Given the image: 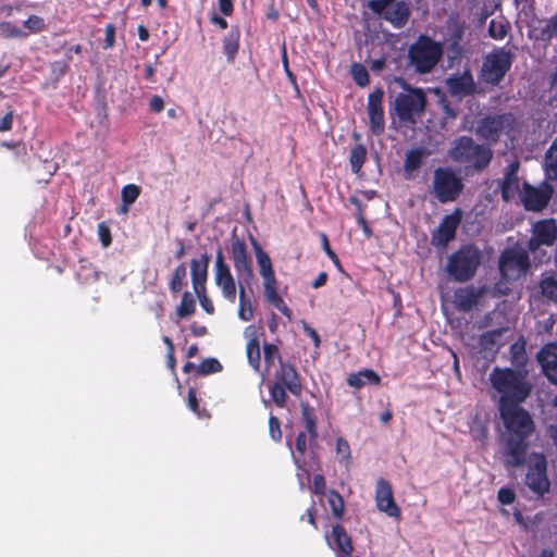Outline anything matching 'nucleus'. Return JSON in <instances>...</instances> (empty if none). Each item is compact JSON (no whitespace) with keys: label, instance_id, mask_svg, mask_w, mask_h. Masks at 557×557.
I'll return each mask as SVG.
<instances>
[{"label":"nucleus","instance_id":"obj_1","mask_svg":"<svg viewBox=\"0 0 557 557\" xmlns=\"http://www.w3.org/2000/svg\"><path fill=\"white\" fill-rule=\"evenodd\" d=\"M506 430L502 455L506 469L523 467L527 462L529 437L535 430L534 421L521 406L498 409Z\"/></svg>","mask_w":557,"mask_h":557},{"label":"nucleus","instance_id":"obj_2","mask_svg":"<svg viewBox=\"0 0 557 557\" xmlns=\"http://www.w3.org/2000/svg\"><path fill=\"white\" fill-rule=\"evenodd\" d=\"M488 380L492 388L498 394V409L521 406L533 391L528 369L495 367Z\"/></svg>","mask_w":557,"mask_h":557},{"label":"nucleus","instance_id":"obj_3","mask_svg":"<svg viewBox=\"0 0 557 557\" xmlns=\"http://www.w3.org/2000/svg\"><path fill=\"white\" fill-rule=\"evenodd\" d=\"M396 82L404 91L398 92L391 103L389 116L393 123L397 122L400 127H413L424 115L426 95L422 88L411 86L401 77Z\"/></svg>","mask_w":557,"mask_h":557},{"label":"nucleus","instance_id":"obj_4","mask_svg":"<svg viewBox=\"0 0 557 557\" xmlns=\"http://www.w3.org/2000/svg\"><path fill=\"white\" fill-rule=\"evenodd\" d=\"M448 157L456 163L466 164L476 173L483 172L493 159L491 148L476 144L470 136L455 138L448 150Z\"/></svg>","mask_w":557,"mask_h":557},{"label":"nucleus","instance_id":"obj_5","mask_svg":"<svg viewBox=\"0 0 557 557\" xmlns=\"http://www.w3.org/2000/svg\"><path fill=\"white\" fill-rule=\"evenodd\" d=\"M482 259V251L475 245H461L448 257L445 269L455 282L465 283L475 276Z\"/></svg>","mask_w":557,"mask_h":557},{"label":"nucleus","instance_id":"obj_6","mask_svg":"<svg viewBox=\"0 0 557 557\" xmlns=\"http://www.w3.org/2000/svg\"><path fill=\"white\" fill-rule=\"evenodd\" d=\"M444 53L443 45L425 34H421L408 49V61L418 74L431 73Z\"/></svg>","mask_w":557,"mask_h":557},{"label":"nucleus","instance_id":"obj_7","mask_svg":"<svg viewBox=\"0 0 557 557\" xmlns=\"http://www.w3.org/2000/svg\"><path fill=\"white\" fill-rule=\"evenodd\" d=\"M269 393L272 401L278 408H285L287 404V391L299 397L302 394L301 376L296 367L288 361H281L274 373V380L269 383Z\"/></svg>","mask_w":557,"mask_h":557},{"label":"nucleus","instance_id":"obj_8","mask_svg":"<svg viewBox=\"0 0 557 557\" xmlns=\"http://www.w3.org/2000/svg\"><path fill=\"white\" fill-rule=\"evenodd\" d=\"M463 189V178L453 168L438 166L434 170L430 194L440 203L456 201Z\"/></svg>","mask_w":557,"mask_h":557},{"label":"nucleus","instance_id":"obj_9","mask_svg":"<svg viewBox=\"0 0 557 557\" xmlns=\"http://www.w3.org/2000/svg\"><path fill=\"white\" fill-rule=\"evenodd\" d=\"M515 55L505 48L490 52L483 61L481 77L484 83L497 86L511 69Z\"/></svg>","mask_w":557,"mask_h":557},{"label":"nucleus","instance_id":"obj_10","mask_svg":"<svg viewBox=\"0 0 557 557\" xmlns=\"http://www.w3.org/2000/svg\"><path fill=\"white\" fill-rule=\"evenodd\" d=\"M525 485L537 497H543L550 491V481L547 475V459L545 455L533 453L528 465Z\"/></svg>","mask_w":557,"mask_h":557},{"label":"nucleus","instance_id":"obj_11","mask_svg":"<svg viewBox=\"0 0 557 557\" xmlns=\"http://www.w3.org/2000/svg\"><path fill=\"white\" fill-rule=\"evenodd\" d=\"M462 220V210L456 208L450 214L445 215L438 226L431 234V244L438 249H446L456 237L457 230Z\"/></svg>","mask_w":557,"mask_h":557},{"label":"nucleus","instance_id":"obj_12","mask_svg":"<svg viewBox=\"0 0 557 557\" xmlns=\"http://www.w3.org/2000/svg\"><path fill=\"white\" fill-rule=\"evenodd\" d=\"M553 195L554 187L547 182H543L537 187L524 183L521 200L527 211L541 212L548 206Z\"/></svg>","mask_w":557,"mask_h":557},{"label":"nucleus","instance_id":"obj_13","mask_svg":"<svg viewBox=\"0 0 557 557\" xmlns=\"http://www.w3.org/2000/svg\"><path fill=\"white\" fill-rule=\"evenodd\" d=\"M214 281L221 288L222 295L230 302H235L236 299V283L231 273L228 264L221 248L218 249L214 261Z\"/></svg>","mask_w":557,"mask_h":557},{"label":"nucleus","instance_id":"obj_14","mask_svg":"<svg viewBox=\"0 0 557 557\" xmlns=\"http://www.w3.org/2000/svg\"><path fill=\"white\" fill-rule=\"evenodd\" d=\"M557 239V224L554 219H544L535 222L532 227V236L527 247L535 252L541 246H553Z\"/></svg>","mask_w":557,"mask_h":557},{"label":"nucleus","instance_id":"obj_15","mask_svg":"<svg viewBox=\"0 0 557 557\" xmlns=\"http://www.w3.org/2000/svg\"><path fill=\"white\" fill-rule=\"evenodd\" d=\"M531 268L530 257L525 250H506L499 260V270L503 275L515 273L516 277L525 275Z\"/></svg>","mask_w":557,"mask_h":557},{"label":"nucleus","instance_id":"obj_16","mask_svg":"<svg viewBox=\"0 0 557 557\" xmlns=\"http://www.w3.org/2000/svg\"><path fill=\"white\" fill-rule=\"evenodd\" d=\"M384 91L381 88L373 90L368 98V115L371 132L379 136L384 133L385 119L382 106Z\"/></svg>","mask_w":557,"mask_h":557},{"label":"nucleus","instance_id":"obj_17","mask_svg":"<svg viewBox=\"0 0 557 557\" xmlns=\"http://www.w3.org/2000/svg\"><path fill=\"white\" fill-rule=\"evenodd\" d=\"M325 540L330 548L334 550L336 557H350L354 553L355 548L351 536L341 523H336L332 527V531L330 534L325 535Z\"/></svg>","mask_w":557,"mask_h":557},{"label":"nucleus","instance_id":"obj_18","mask_svg":"<svg viewBox=\"0 0 557 557\" xmlns=\"http://www.w3.org/2000/svg\"><path fill=\"white\" fill-rule=\"evenodd\" d=\"M507 124L508 114L487 115L481 120L476 133L487 141L497 143Z\"/></svg>","mask_w":557,"mask_h":557},{"label":"nucleus","instance_id":"obj_19","mask_svg":"<svg viewBox=\"0 0 557 557\" xmlns=\"http://www.w3.org/2000/svg\"><path fill=\"white\" fill-rule=\"evenodd\" d=\"M375 502L379 510L389 517L397 518L400 516V509L394 499L392 484L383 478L376 481Z\"/></svg>","mask_w":557,"mask_h":557},{"label":"nucleus","instance_id":"obj_20","mask_svg":"<svg viewBox=\"0 0 557 557\" xmlns=\"http://www.w3.org/2000/svg\"><path fill=\"white\" fill-rule=\"evenodd\" d=\"M536 360L548 382L557 385V343L545 344L537 351Z\"/></svg>","mask_w":557,"mask_h":557},{"label":"nucleus","instance_id":"obj_21","mask_svg":"<svg viewBox=\"0 0 557 557\" xmlns=\"http://www.w3.org/2000/svg\"><path fill=\"white\" fill-rule=\"evenodd\" d=\"M388 22L394 28H403L407 25L411 15V4L406 0L389 4L384 11L375 13Z\"/></svg>","mask_w":557,"mask_h":557},{"label":"nucleus","instance_id":"obj_22","mask_svg":"<svg viewBox=\"0 0 557 557\" xmlns=\"http://www.w3.org/2000/svg\"><path fill=\"white\" fill-rule=\"evenodd\" d=\"M231 252L237 274L245 276L246 280H251L253 277V270L245 242L237 237L234 238L232 240Z\"/></svg>","mask_w":557,"mask_h":557},{"label":"nucleus","instance_id":"obj_23","mask_svg":"<svg viewBox=\"0 0 557 557\" xmlns=\"http://www.w3.org/2000/svg\"><path fill=\"white\" fill-rule=\"evenodd\" d=\"M482 295L483 289L473 285L457 288L454 293V306L460 311L468 312L478 305Z\"/></svg>","mask_w":557,"mask_h":557},{"label":"nucleus","instance_id":"obj_24","mask_svg":"<svg viewBox=\"0 0 557 557\" xmlns=\"http://www.w3.org/2000/svg\"><path fill=\"white\" fill-rule=\"evenodd\" d=\"M429 154L430 151L424 147H416L408 150L405 154L403 166L404 178L408 181L414 178Z\"/></svg>","mask_w":557,"mask_h":557},{"label":"nucleus","instance_id":"obj_25","mask_svg":"<svg viewBox=\"0 0 557 557\" xmlns=\"http://www.w3.org/2000/svg\"><path fill=\"white\" fill-rule=\"evenodd\" d=\"M446 86L453 96L463 97L474 92L475 84L470 70H466L460 75L449 76Z\"/></svg>","mask_w":557,"mask_h":557},{"label":"nucleus","instance_id":"obj_26","mask_svg":"<svg viewBox=\"0 0 557 557\" xmlns=\"http://www.w3.org/2000/svg\"><path fill=\"white\" fill-rule=\"evenodd\" d=\"M251 243L256 255L257 263L260 269V275L263 278V287L271 284H275L277 282V278L275 276V272L270 256L265 250H263V248L255 238H251Z\"/></svg>","mask_w":557,"mask_h":557},{"label":"nucleus","instance_id":"obj_27","mask_svg":"<svg viewBox=\"0 0 557 557\" xmlns=\"http://www.w3.org/2000/svg\"><path fill=\"white\" fill-rule=\"evenodd\" d=\"M438 99L436 101L437 109L441 111L440 127L447 129L457 120L459 110L456 104L440 89H435Z\"/></svg>","mask_w":557,"mask_h":557},{"label":"nucleus","instance_id":"obj_28","mask_svg":"<svg viewBox=\"0 0 557 557\" xmlns=\"http://www.w3.org/2000/svg\"><path fill=\"white\" fill-rule=\"evenodd\" d=\"M519 163L512 162L510 163L505 173L504 177L499 183L502 198L504 201L508 202L513 199L515 195L519 190Z\"/></svg>","mask_w":557,"mask_h":557},{"label":"nucleus","instance_id":"obj_29","mask_svg":"<svg viewBox=\"0 0 557 557\" xmlns=\"http://www.w3.org/2000/svg\"><path fill=\"white\" fill-rule=\"evenodd\" d=\"M245 336L248 337L246 344V355L248 359V363L256 371L260 372L261 369V355H260V344L257 337V331L253 325H249L245 330Z\"/></svg>","mask_w":557,"mask_h":557},{"label":"nucleus","instance_id":"obj_30","mask_svg":"<svg viewBox=\"0 0 557 557\" xmlns=\"http://www.w3.org/2000/svg\"><path fill=\"white\" fill-rule=\"evenodd\" d=\"M240 29L238 25H233L230 32L222 39L223 53L228 63H234L239 50Z\"/></svg>","mask_w":557,"mask_h":557},{"label":"nucleus","instance_id":"obj_31","mask_svg":"<svg viewBox=\"0 0 557 557\" xmlns=\"http://www.w3.org/2000/svg\"><path fill=\"white\" fill-rule=\"evenodd\" d=\"M210 260V255L205 252L199 259H193L190 261V275L194 287L207 282Z\"/></svg>","mask_w":557,"mask_h":557},{"label":"nucleus","instance_id":"obj_32","mask_svg":"<svg viewBox=\"0 0 557 557\" xmlns=\"http://www.w3.org/2000/svg\"><path fill=\"white\" fill-rule=\"evenodd\" d=\"M265 300L276 308L289 321L293 319V312L278 294V282L263 287Z\"/></svg>","mask_w":557,"mask_h":557},{"label":"nucleus","instance_id":"obj_33","mask_svg":"<svg viewBox=\"0 0 557 557\" xmlns=\"http://www.w3.org/2000/svg\"><path fill=\"white\" fill-rule=\"evenodd\" d=\"M265 300L276 308L289 321L293 319V312L278 294V282L263 287Z\"/></svg>","mask_w":557,"mask_h":557},{"label":"nucleus","instance_id":"obj_34","mask_svg":"<svg viewBox=\"0 0 557 557\" xmlns=\"http://www.w3.org/2000/svg\"><path fill=\"white\" fill-rule=\"evenodd\" d=\"M265 300L276 308L289 321L293 319V312L278 294V282L263 287Z\"/></svg>","mask_w":557,"mask_h":557},{"label":"nucleus","instance_id":"obj_35","mask_svg":"<svg viewBox=\"0 0 557 557\" xmlns=\"http://www.w3.org/2000/svg\"><path fill=\"white\" fill-rule=\"evenodd\" d=\"M265 300L276 308L289 321L293 319V312L278 294V282L263 287Z\"/></svg>","mask_w":557,"mask_h":557},{"label":"nucleus","instance_id":"obj_36","mask_svg":"<svg viewBox=\"0 0 557 557\" xmlns=\"http://www.w3.org/2000/svg\"><path fill=\"white\" fill-rule=\"evenodd\" d=\"M380 383V375L372 369H362L356 373H350L347 377V384L357 389L366 384L379 385Z\"/></svg>","mask_w":557,"mask_h":557},{"label":"nucleus","instance_id":"obj_37","mask_svg":"<svg viewBox=\"0 0 557 557\" xmlns=\"http://www.w3.org/2000/svg\"><path fill=\"white\" fill-rule=\"evenodd\" d=\"M510 361L512 369H527L528 356L525 350V341L519 338L509 347Z\"/></svg>","mask_w":557,"mask_h":557},{"label":"nucleus","instance_id":"obj_38","mask_svg":"<svg viewBox=\"0 0 557 557\" xmlns=\"http://www.w3.org/2000/svg\"><path fill=\"white\" fill-rule=\"evenodd\" d=\"M544 172L546 180H557V137L553 140L550 147L545 153Z\"/></svg>","mask_w":557,"mask_h":557},{"label":"nucleus","instance_id":"obj_39","mask_svg":"<svg viewBox=\"0 0 557 557\" xmlns=\"http://www.w3.org/2000/svg\"><path fill=\"white\" fill-rule=\"evenodd\" d=\"M511 29L510 23L504 16L492 18L488 24V36L495 40H503Z\"/></svg>","mask_w":557,"mask_h":557},{"label":"nucleus","instance_id":"obj_40","mask_svg":"<svg viewBox=\"0 0 557 557\" xmlns=\"http://www.w3.org/2000/svg\"><path fill=\"white\" fill-rule=\"evenodd\" d=\"M301 416L309 435V441L310 443H314L318 438V426L313 408L308 404H301Z\"/></svg>","mask_w":557,"mask_h":557},{"label":"nucleus","instance_id":"obj_41","mask_svg":"<svg viewBox=\"0 0 557 557\" xmlns=\"http://www.w3.org/2000/svg\"><path fill=\"white\" fill-rule=\"evenodd\" d=\"M367 161V148L362 144L352 147L349 156L350 169L354 174H358Z\"/></svg>","mask_w":557,"mask_h":557},{"label":"nucleus","instance_id":"obj_42","mask_svg":"<svg viewBox=\"0 0 557 557\" xmlns=\"http://www.w3.org/2000/svg\"><path fill=\"white\" fill-rule=\"evenodd\" d=\"M238 318L243 321H250L253 318L251 300L247 297L245 287L239 285Z\"/></svg>","mask_w":557,"mask_h":557},{"label":"nucleus","instance_id":"obj_43","mask_svg":"<svg viewBox=\"0 0 557 557\" xmlns=\"http://www.w3.org/2000/svg\"><path fill=\"white\" fill-rule=\"evenodd\" d=\"M327 503L330 505L333 517L337 520L342 519L345 509L343 496L337 491L331 490L327 494Z\"/></svg>","mask_w":557,"mask_h":557},{"label":"nucleus","instance_id":"obj_44","mask_svg":"<svg viewBox=\"0 0 557 557\" xmlns=\"http://www.w3.org/2000/svg\"><path fill=\"white\" fill-rule=\"evenodd\" d=\"M187 275V268L186 264L180 263L173 271V274L171 276L169 288L171 293L176 294L180 293L183 288L184 280Z\"/></svg>","mask_w":557,"mask_h":557},{"label":"nucleus","instance_id":"obj_45","mask_svg":"<svg viewBox=\"0 0 557 557\" xmlns=\"http://www.w3.org/2000/svg\"><path fill=\"white\" fill-rule=\"evenodd\" d=\"M555 37H557V12L545 21L544 26L539 30L536 39L548 42Z\"/></svg>","mask_w":557,"mask_h":557},{"label":"nucleus","instance_id":"obj_46","mask_svg":"<svg viewBox=\"0 0 557 557\" xmlns=\"http://www.w3.org/2000/svg\"><path fill=\"white\" fill-rule=\"evenodd\" d=\"M196 310V301L189 292H184L181 304L176 308V314L180 319L194 314Z\"/></svg>","mask_w":557,"mask_h":557},{"label":"nucleus","instance_id":"obj_47","mask_svg":"<svg viewBox=\"0 0 557 557\" xmlns=\"http://www.w3.org/2000/svg\"><path fill=\"white\" fill-rule=\"evenodd\" d=\"M540 288L545 298L557 302V280L554 276L542 278L540 282Z\"/></svg>","mask_w":557,"mask_h":557},{"label":"nucleus","instance_id":"obj_48","mask_svg":"<svg viewBox=\"0 0 557 557\" xmlns=\"http://www.w3.org/2000/svg\"><path fill=\"white\" fill-rule=\"evenodd\" d=\"M0 36L5 39L11 38H25L27 37V33L22 28L13 24L12 22H1L0 23Z\"/></svg>","mask_w":557,"mask_h":557},{"label":"nucleus","instance_id":"obj_49","mask_svg":"<svg viewBox=\"0 0 557 557\" xmlns=\"http://www.w3.org/2000/svg\"><path fill=\"white\" fill-rule=\"evenodd\" d=\"M223 369L221 362L215 358L203 359L196 368L197 374L209 375L221 372Z\"/></svg>","mask_w":557,"mask_h":557},{"label":"nucleus","instance_id":"obj_50","mask_svg":"<svg viewBox=\"0 0 557 557\" xmlns=\"http://www.w3.org/2000/svg\"><path fill=\"white\" fill-rule=\"evenodd\" d=\"M140 195V187L135 184L125 185L121 191V198L124 207V211L127 210L128 206L134 203Z\"/></svg>","mask_w":557,"mask_h":557},{"label":"nucleus","instance_id":"obj_51","mask_svg":"<svg viewBox=\"0 0 557 557\" xmlns=\"http://www.w3.org/2000/svg\"><path fill=\"white\" fill-rule=\"evenodd\" d=\"M350 73L355 83L360 87H366L370 83V76L364 65L361 63H352Z\"/></svg>","mask_w":557,"mask_h":557},{"label":"nucleus","instance_id":"obj_52","mask_svg":"<svg viewBox=\"0 0 557 557\" xmlns=\"http://www.w3.org/2000/svg\"><path fill=\"white\" fill-rule=\"evenodd\" d=\"M263 356L267 368H270L275 360H277L280 364L281 361H283L278 347L272 343L263 344Z\"/></svg>","mask_w":557,"mask_h":557},{"label":"nucleus","instance_id":"obj_53","mask_svg":"<svg viewBox=\"0 0 557 557\" xmlns=\"http://www.w3.org/2000/svg\"><path fill=\"white\" fill-rule=\"evenodd\" d=\"M187 405H188V408L194 412L196 413L199 418H203V417H208V412L206 410V408H200L199 406V400L197 398V394H196V391L195 388L190 387L188 389V395H187Z\"/></svg>","mask_w":557,"mask_h":557},{"label":"nucleus","instance_id":"obj_54","mask_svg":"<svg viewBox=\"0 0 557 557\" xmlns=\"http://www.w3.org/2000/svg\"><path fill=\"white\" fill-rule=\"evenodd\" d=\"M0 145L12 150L17 159H22L27 156L26 145L23 141H1Z\"/></svg>","mask_w":557,"mask_h":557},{"label":"nucleus","instance_id":"obj_55","mask_svg":"<svg viewBox=\"0 0 557 557\" xmlns=\"http://www.w3.org/2000/svg\"><path fill=\"white\" fill-rule=\"evenodd\" d=\"M295 447L297 456L293 454L295 463H299V459L305 456L307 451V435L306 432H299L296 436Z\"/></svg>","mask_w":557,"mask_h":557},{"label":"nucleus","instance_id":"obj_56","mask_svg":"<svg viewBox=\"0 0 557 557\" xmlns=\"http://www.w3.org/2000/svg\"><path fill=\"white\" fill-rule=\"evenodd\" d=\"M25 27L29 29L30 33L37 34L46 28V23L42 17L32 14L24 23Z\"/></svg>","mask_w":557,"mask_h":557},{"label":"nucleus","instance_id":"obj_57","mask_svg":"<svg viewBox=\"0 0 557 557\" xmlns=\"http://www.w3.org/2000/svg\"><path fill=\"white\" fill-rule=\"evenodd\" d=\"M269 432L273 441L280 442L282 440L281 422L278 418L273 414L269 418Z\"/></svg>","mask_w":557,"mask_h":557},{"label":"nucleus","instance_id":"obj_58","mask_svg":"<svg viewBox=\"0 0 557 557\" xmlns=\"http://www.w3.org/2000/svg\"><path fill=\"white\" fill-rule=\"evenodd\" d=\"M98 236L101 242V245L107 248L112 244V236L110 227L106 224V222H100L98 224Z\"/></svg>","mask_w":557,"mask_h":557},{"label":"nucleus","instance_id":"obj_59","mask_svg":"<svg viewBox=\"0 0 557 557\" xmlns=\"http://www.w3.org/2000/svg\"><path fill=\"white\" fill-rule=\"evenodd\" d=\"M497 499L503 505H511L516 499V493L510 487H500L497 493Z\"/></svg>","mask_w":557,"mask_h":557},{"label":"nucleus","instance_id":"obj_60","mask_svg":"<svg viewBox=\"0 0 557 557\" xmlns=\"http://www.w3.org/2000/svg\"><path fill=\"white\" fill-rule=\"evenodd\" d=\"M312 492L318 496H324L326 494V482L322 474H315L313 476Z\"/></svg>","mask_w":557,"mask_h":557},{"label":"nucleus","instance_id":"obj_61","mask_svg":"<svg viewBox=\"0 0 557 557\" xmlns=\"http://www.w3.org/2000/svg\"><path fill=\"white\" fill-rule=\"evenodd\" d=\"M14 110L9 107V110L3 117L0 119V133L9 132L13 127Z\"/></svg>","mask_w":557,"mask_h":557},{"label":"nucleus","instance_id":"obj_62","mask_svg":"<svg viewBox=\"0 0 557 557\" xmlns=\"http://www.w3.org/2000/svg\"><path fill=\"white\" fill-rule=\"evenodd\" d=\"M104 44L103 49H111L115 44V26L113 24H108L104 28Z\"/></svg>","mask_w":557,"mask_h":557},{"label":"nucleus","instance_id":"obj_63","mask_svg":"<svg viewBox=\"0 0 557 557\" xmlns=\"http://www.w3.org/2000/svg\"><path fill=\"white\" fill-rule=\"evenodd\" d=\"M396 2H398V0H370L368 2V8L373 13H379V12L384 11V9H386V7H388L389 4H393Z\"/></svg>","mask_w":557,"mask_h":557},{"label":"nucleus","instance_id":"obj_64","mask_svg":"<svg viewBox=\"0 0 557 557\" xmlns=\"http://www.w3.org/2000/svg\"><path fill=\"white\" fill-rule=\"evenodd\" d=\"M336 453L343 459H349L350 458V447H349L348 442L344 437H338L336 440Z\"/></svg>","mask_w":557,"mask_h":557}]
</instances>
